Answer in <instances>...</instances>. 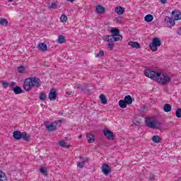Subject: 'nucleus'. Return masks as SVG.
I'll use <instances>...</instances> for the list:
<instances>
[{
	"label": "nucleus",
	"instance_id": "nucleus-22",
	"mask_svg": "<svg viewBox=\"0 0 181 181\" xmlns=\"http://www.w3.org/2000/svg\"><path fill=\"white\" fill-rule=\"evenodd\" d=\"M144 21H145V22H152L153 21V16H152L151 14H147L144 17Z\"/></svg>",
	"mask_w": 181,
	"mask_h": 181
},
{
	"label": "nucleus",
	"instance_id": "nucleus-28",
	"mask_svg": "<svg viewBox=\"0 0 181 181\" xmlns=\"http://www.w3.org/2000/svg\"><path fill=\"white\" fill-rule=\"evenodd\" d=\"M0 25H1V26H8V20L5 18H0Z\"/></svg>",
	"mask_w": 181,
	"mask_h": 181
},
{
	"label": "nucleus",
	"instance_id": "nucleus-12",
	"mask_svg": "<svg viewBox=\"0 0 181 181\" xmlns=\"http://www.w3.org/2000/svg\"><path fill=\"white\" fill-rule=\"evenodd\" d=\"M13 138H14V139H16V141H19V139H22V132L19 131L13 132Z\"/></svg>",
	"mask_w": 181,
	"mask_h": 181
},
{
	"label": "nucleus",
	"instance_id": "nucleus-40",
	"mask_svg": "<svg viewBox=\"0 0 181 181\" xmlns=\"http://www.w3.org/2000/svg\"><path fill=\"white\" fill-rule=\"evenodd\" d=\"M107 46L110 50H114V46H115V45L113 43H109L107 44Z\"/></svg>",
	"mask_w": 181,
	"mask_h": 181
},
{
	"label": "nucleus",
	"instance_id": "nucleus-7",
	"mask_svg": "<svg viewBox=\"0 0 181 181\" xmlns=\"http://www.w3.org/2000/svg\"><path fill=\"white\" fill-rule=\"evenodd\" d=\"M103 134L105 136H106V138L110 141H114V139H115V135H114V133L107 129L103 130Z\"/></svg>",
	"mask_w": 181,
	"mask_h": 181
},
{
	"label": "nucleus",
	"instance_id": "nucleus-19",
	"mask_svg": "<svg viewBox=\"0 0 181 181\" xmlns=\"http://www.w3.org/2000/svg\"><path fill=\"white\" fill-rule=\"evenodd\" d=\"M124 102H126V104H127V105L132 104V97H131V95H126L124 97Z\"/></svg>",
	"mask_w": 181,
	"mask_h": 181
},
{
	"label": "nucleus",
	"instance_id": "nucleus-13",
	"mask_svg": "<svg viewBox=\"0 0 181 181\" xmlns=\"http://www.w3.org/2000/svg\"><path fill=\"white\" fill-rule=\"evenodd\" d=\"M129 46H131L133 49H141V45L138 42H129Z\"/></svg>",
	"mask_w": 181,
	"mask_h": 181
},
{
	"label": "nucleus",
	"instance_id": "nucleus-47",
	"mask_svg": "<svg viewBox=\"0 0 181 181\" xmlns=\"http://www.w3.org/2000/svg\"><path fill=\"white\" fill-rule=\"evenodd\" d=\"M82 136H83V135L81 134L78 136V138H81Z\"/></svg>",
	"mask_w": 181,
	"mask_h": 181
},
{
	"label": "nucleus",
	"instance_id": "nucleus-27",
	"mask_svg": "<svg viewBox=\"0 0 181 181\" xmlns=\"http://www.w3.org/2000/svg\"><path fill=\"white\" fill-rule=\"evenodd\" d=\"M0 181H8V179H6V175L2 171H0Z\"/></svg>",
	"mask_w": 181,
	"mask_h": 181
},
{
	"label": "nucleus",
	"instance_id": "nucleus-24",
	"mask_svg": "<svg viewBox=\"0 0 181 181\" xmlns=\"http://www.w3.org/2000/svg\"><path fill=\"white\" fill-rule=\"evenodd\" d=\"M127 104L126 103L124 100H119V106L120 108H127Z\"/></svg>",
	"mask_w": 181,
	"mask_h": 181
},
{
	"label": "nucleus",
	"instance_id": "nucleus-3",
	"mask_svg": "<svg viewBox=\"0 0 181 181\" xmlns=\"http://www.w3.org/2000/svg\"><path fill=\"white\" fill-rule=\"evenodd\" d=\"M110 32L112 35L103 36V40L109 42L110 43H114V42H119L122 40V35H119V30L117 28H112Z\"/></svg>",
	"mask_w": 181,
	"mask_h": 181
},
{
	"label": "nucleus",
	"instance_id": "nucleus-25",
	"mask_svg": "<svg viewBox=\"0 0 181 181\" xmlns=\"http://www.w3.org/2000/svg\"><path fill=\"white\" fill-rule=\"evenodd\" d=\"M59 146H62V148H70V145H67V143L64 141V140H62L59 142Z\"/></svg>",
	"mask_w": 181,
	"mask_h": 181
},
{
	"label": "nucleus",
	"instance_id": "nucleus-20",
	"mask_svg": "<svg viewBox=\"0 0 181 181\" xmlns=\"http://www.w3.org/2000/svg\"><path fill=\"white\" fill-rule=\"evenodd\" d=\"M13 91L16 94H22V88L19 86H16L13 88Z\"/></svg>",
	"mask_w": 181,
	"mask_h": 181
},
{
	"label": "nucleus",
	"instance_id": "nucleus-36",
	"mask_svg": "<svg viewBox=\"0 0 181 181\" xmlns=\"http://www.w3.org/2000/svg\"><path fill=\"white\" fill-rule=\"evenodd\" d=\"M40 100H41V101H45L46 100V94H45V93H40Z\"/></svg>",
	"mask_w": 181,
	"mask_h": 181
},
{
	"label": "nucleus",
	"instance_id": "nucleus-39",
	"mask_svg": "<svg viewBox=\"0 0 181 181\" xmlns=\"http://www.w3.org/2000/svg\"><path fill=\"white\" fill-rule=\"evenodd\" d=\"M8 86H9L11 88H13H13H15V86H16V82H13V81H11V82L8 84Z\"/></svg>",
	"mask_w": 181,
	"mask_h": 181
},
{
	"label": "nucleus",
	"instance_id": "nucleus-37",
	"mask_svg": "<svg viewBox=\"0 0 181 181\" xmlns=\"http://www.w3.org/2000/svg\"><path fill=\"white\" fill-rule=\"evenodd\" d=\"M1 83L4 88H8V86H9L8 82L2 81Z\"/></svg>",
	"mask_w": 181,
	"mask_h": 181
},
{
	"label": "nucleus",
	"instance_id": "nucleus-31",
	"mask_svg": "<svg viewBox=\"0 0 181 181\" xmlns=\"http://www.w3.org/2000/svg\"><path fill=\"white\" fill-rule=\"evenodd\" d=\"M48 8L49 9H56L57 8V1L51 3Z\"/></svg>",
	"mask_w": 181,
	"mask_h": 181
},
{
	"label": "nucleus",
	"instance_id": "nucleus-33",
	"mask_svg": "<svg viewBox=\"0 0 181 181\" xmlns=\"http://www.w3.org/2000/svg\"><path fill=\"white\" fill-rule=\"evenodd\" d=\"M61 22H67V16L62 14L60 17Z\"/></svg>",
	"mask_w": 181,
	"mask_h": 181
},
{
	"label": "nucleus",
	"instance_id": "nucleus-6",
	"mask_svg": "<svg viewBox=\"0 0 181 181\" xmlns=\"http://www.w3.org/2000/svg\"><path fill=\"white\" fill-rule=\"evenodd\" d=\"M162 45V42L160 41V39L158 37H154L153 39L152 44L150 45V49L152 50V52H156L158 50V47Z\"/></svg>",
	"mask_w": 181,
	"mask_h": 181
},
{
	"label": "nucleus",
	"instance_id": "nucleus-48",
	"mask_svg": "<svg viewBox=\"0 0 181 181\" xmlns=\"http://www.w3.org/2000/svg\"><path fill=\"white\" fill-rule=\"evenodd\" d=\"M13 0H8V2H13Z\"/></svg>",
	"mask_w": 181,
	"mask_h": 181
},
{
	"label": "nucleus",
	"instance_id": "nucleus-32",
	"mask_svg": "<svg viewBox=\"0 0 181 181\" xmlns=\"http://www.w3.org/2000/svg\"><path fill=\"white\" fill-rule=\"evenodd\" d=\"M40 173H42L45 176L47 175V170H46V168H45V167L41 168L40 169Z\"/></svg>",
	"mask_w": 181,
	"mask_h": 181
},
{
	"label": "nucleus",
	"instance_id": "nucleus-18",
	"mask_svg": "<svg viewBox=\"0 0 181 181\" xmlns=\"http://www.w3.org/2000/svg\"><path fill=\"white\" fill-rule=\"evenodd\" d=\"M86 138L88 139V144H93L95 141L94 135L90 133L86 134Z\"/></svg>",
	"mask_w": 181,
	"mask_h": 181
},
{
	"label": "nucleus",
	"instance_id": "nucleus-21",
	"mask_svg": "<svg viewBox=\"0 0 181 181\" xmlns=\"http://www.w3.org/2000/svg\"><path fill=\"white\" fill-rule=\"evenodd\" d=\"M163 110L165 112H170V111H172V106L167 103L164 105Z\"/></svg>",
	"mask_w": 181,
	"mask_h": 181
},
{
	"label": "nucleus",
	"instance_id": "nucleus-10",
	"mask_svg": "<svg viewBox=\"0 0 181 181\" xmlns=\"http://www.w3.org/2000/svg\"><path fill=\"white\" fill-rule=\"evenodd\" d=\"M102 172L105 176H108L109 173H111V168L108 164H103L102 166Z\"/></svg>",
	"mask_w": 181,
	"mask_h": 181
},
{
	"label": "nucleus",
	"instance_id": "nucleus-35",
	"mask_svg": "<svg viewBox=\"0 0 181 181\" xmlns=\"http://www.w3.org/2000/svg\"><path fill=\"white\" fill-rule=\"evenodd\" d=\"M95 57H103V56H104V51L103 50H100L99 52V53H96L95 54Z\"/></svg>",
	"mask_w": 181,
	"mask_h": 181
},
{
	"label": "nucleus",
	"instance_id": "nucleus-38",
	"mask_svg": "<svg viewBox=\"0 0 181 181\" xmlns=\"http://www.w3.org/2000/svg\"><path fill=\"white\" fill-rule=\"evenodd\" d=\"M18 73H25V66L18 67Z\"/></svg>",
	"mask_w": 181,
	"mask_h": 181
},
{
	"label": "nucleus",
	"instance_id": "nucleus-4",
	"mask_svg": "<svg viewBox=\"0 0 181 181\" xmlns=\"http://www.w3.org/2000/svg\"><path fill=\"white\" fill-rule=\"evenodd\" d=\"M146 127L151 128L152 129H160L162 123L159 122L155 118L147 117L145 121Z\"/></svg>",
	"mask_w": 181,
	"mask_h": 181
},
{
	"label": "nucleus",
	"instance_id": "nucleus-1",
	"mask_svg": "<svg viewBox=\"0 0 181 181\" xmlns=\"http://www.w3.org/2000/svg\"><path fill=\"white\" fill-rule=\"evenodd\" d=\"M144 75L146 77L151 78V80H154V81H156L158 84H161V86H166V84H169L170 82V76L167 74H162L151 69H146Z\"/></svg>",
	"mask_w": 181,
	"mask_h": 181
},
{
	"label": "nucleus",
	"instance_id": "nucleus-16",
	"mask_svg": "<svg viewBox=\"0 0 181 181\" xmlns=\"http://www.w3.org/2000/svg\"><path fill=\"white\" fill-rule=\"evenodd\" d=\"M96 12L97 13H105V8H104L103 6L101 5H98L96 7Z\"/></svg>",
	"mask_w": 181,
	"mask_h": 181
},
{
	"label": "nucleus",
	"instance_id": "nucleus-44",
	"mask_svg": "<svg viewBox=\"0 0 181 181\" xmlns=\"http://www.w3.org/2000/svg\"><path fill=\"white\" fill-rule=\"evenodd\" d=\"M161 4H166L168 2V0H160Z\"/></svg>",
	"mask_w": 181,
	"mask_h": 181
},
{
	"label": "nucleus",
	"instance_id": "nucleus-17",
	"mask_svg": "<svg viewBox=\"0 0 181 181\" xmlns=\"http://www.w3.org/2000/svg\"><path fill=\"white\" fill-rule=\"evenodd\" d=\"M38 49L41 52H46L47 50V45L45 42H41L38 45Z\"/></svg>",
	"mask_w": 181,
	"mask_h": 181
},
{
	"label": "nucleus",
	"instance_id": "nucleus-2",
	"mask_svg": "<svg viewBox=\"0 0 181 181\" xmlns=\"http://www.w3.org/2000/svg\"><path fill=\"white\" fill-rule=\"evenodd\" d=\"M40 86H42V81L36 76L27 78L23 83V88L25 91H30L33 87L37 88Z\"/></svg>",
	"mask_w": 181,
	"mask_h": 181
},
{
	"label": "nucleus",
	"instance_id": "nucleus-5",
	"mask_svg": "<svg viewBox=\"0 0 181 181\" xmlns=\"http://www.w3.org/2000/svg\"><path fill=\"white\" fill-rule=\"evenodd\" d=\"M61 122H63V121L57 120L54 123L49 124V122H45L44 125L49 132H52L57 129V124H61Z\"/></svg>",
	"mask_w": 181,
	"mask_h": 181
},
{
	"label": "nucleus",
	"instance_id": "nucleus-23",
	"mask_svg": "<svg viewBox=\"0 0 181 181\" xmlns=\"http://www.w3.org/2000/svg\"><path fill=\"white\" fill-rule=\"evenodd\" d=\"M152 141L153 142H155V144H159V142L162 141V139L160 138V136L156 135L152 137Z\"/></svg>",
	"mask_w": 181,
	"mask_h": 181
},
{
	"label": "nucleus",
	"instance_id": "nucleus-26",
	"mask_svg": "<svg viewBox=\"0 0 181 181\" xmlns=\"http://www.w3.org/2000/svg\"><path fill=\"white\" fill-rule=\"evenodd\" d=\"M64 42H66V37L63 35H59L57 39V42L62 45V43H64Z\"/></svg>",
	"mask_w": 181,
	"mask_h": 181
},
{
	"label": "nucleus",
	"instance_id": "nucleus-8",
	"mask_svg": "<svg viewBox=\"0 0 181 181\" xmlns=\"http://www.w3.org/2000/svg\"><path fill=\"white\" fill-rule=\"evenodd\" d=\"M57 97V92H56V90L54 88H52L48 95V98L49 101L56 100Z\"/></svg>",
	"mask_w": 181,
	"mask_h": 181
},
{
	"label": "nucleus",
	"instance_id": "nucleus-41",
	"mask_svg": "<svg viewBox=\"0 0 181 181\" xmlns=\"http://www.w3.org/2000/svg\"><path fill=\"white\" fill-rule=\"evenodd\" d=\"M76 88L78 90H81V91H83V90H84V88L81 87V85H80V84L76 85Z\"/></svg>",
	"mask_w": 181,
	"mask_h": 181
},
{
	"label": "nucleus",
	"instance_id": "nucleus-46",
	"mask_svg": "<svg viewBox=\"0 0 181 181\" xmlns=\"http://www.w3.org/2000/svg\"><path fill=\"white\" fill-rule=\"evenodd\" d=\"M68 2H74L76 0H66Z\"/></svg>",
	"mask_w": 181,
	"mask_h": 181
},
{
	"label": "nucleus",
	"instance_id": "nucleus-11",
	"mask_svg": "<svg viewBox=\"0 0 181 181\" xmlns=\"http://www.w3.org/2000/svg\"><path fill=\"white\" fill-rule=\"evenodd\" d=\"M172 15L174 17L175 21H180L181 19V13L177 10H175L172 12Z\"/></svg>",
	"mask_w": 181,
	"mask_h": 181
},
{
	"label": "nucleus",
	"instance_id": "nucleus-14",
	"mask_svg": "<svg viewBox=\"0 0 181 181\" xmlns=\"http://www.w3.org/2000/svg\"><path fill=\"white\" fill-rule=\"evenodd\" d=\"M115 12H116L117 15H124V13L125 12V8L124 7L117 6L115 8Z\"/></svg>",
	"mask_w": 181,
	"mask_h": 181
},
{
	"label": "nucleus",
	"instance_id": "nucleus-42",
	"mask_svg": "<svg viewBox=\"0 0 181 181\" xmlns=\"http://www.w3.org/2000/svg\"><path fill=\"white\" fill-rule=\"evenodd\" d=\"M149 180H155V175L151 173V174H150Z\"/></svg>",
	"mask_w": 181,
	"mask_h": 181
},
{
	"label": "nucleus",
	"instance_id": "nucleus-30",
	"mask_svg": "<svg viewBox=\"0 0 181 181\" xmlns=\"http://www.w3.org/2000/svg\"><path fill=\"white\" fill-rule=\"evenodd\" d=\"M22 138L23 139V141H25V142H29V137L28 136V133L26 132H23L22 133Z\"/></svg>",
	"mask_w": 181,
	"mask_h": 181
},
{
	"label": "nucleus",
	"instance_id": "nucleus-9",
	"mask_svg": "<svg viewBox=\"0 0 181 181\" xmlns=\"http://www.w3.org/2000/svg\"><path fill=\"white\" fill-rule=\"evenodd\" d=\"M164 22L170 28H171L172 26H175V20L169 16L165 17Z\"/></svg>",
	"mask_w": 181,
	"mask_h": 181
},
{
	"label": "nucleus",
	"instance_id": "nucleus-15",
	"mask_svg": "<svg viewBox=\"0 0 181 181\" xmlns=\"http://www.w3.org/2000/svg\"><path fill=\"white\" fill-rule=\"evenodd\" d=\"M79 162L77 163V166L79 169H83L84 166H86V160L84 158H81Z\"/></svg>",
	"mask_w": 181,
	"mask_h": 181
},
{
	"label": "nucleus",
	"instance_id": "nucleus-43",
	"mask_svg": "<svg viewBox=\"0 0 181 181\" xmlns=\"http://www.w3.org/2000/svg\"><path fill=\"white\" fill-rule=\"evenodd\" d=\"M178 35H181V27L177 31Z\"/></svg>",
	"mask_w": 181,
	"mask_h": 181
},
{
	"label": "nucleus",
	"instance_id": "nucleus-34",
	"mask_svg": "<svg viewBox=\"0 0 181 181\" xmlns=\"http://www.w3.org/2000/svg\"><path fill=\"white\" fill-rule=\"evenodd\" d=\"M177 118H181V108H178L175 112Z\"/></svg>",
	"mask_w": 181,
	"mask_h": 181
},
{
	"label": "nucleus",
	"instance_id": "nucleus-29",
	"mask_svg": "<svg viewBox=\"0 0 181 181\" xmlns=\"http://www.w3.org/2000/svg\"><path fill=\"white\" fill-rule=\"evenodd\" d=\"M100 99L101 100L102 104H104V105L107 104V98L105 96L104 94H101L100 95Z\"/></svg>",
	"mask_w": 181,
	"mask_h": 181
},
{
	"label": "nucleus",
	"instance_id": "nucleus-45",
	"mask_svg": "<svg viewBox=\"0 0 181 181\" xmlns=\"http://www.w3.org/2000/svg\"><path fill=\"white\" fill-rule=\"evenodd\" d=\"M66 94H67V95H71V92H66Z\"/></svg>",
	"mask_w": 181,
	"mask_h": 181
}]
</instances>
